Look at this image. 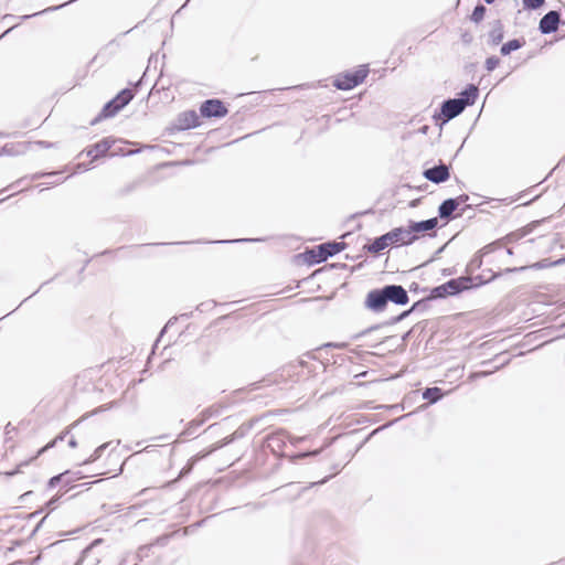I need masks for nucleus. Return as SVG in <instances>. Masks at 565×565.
Returning <instances> with one entry per match:
<instances>
[{"label": "nucleus", "mask_w": 565, "mask_h": 565, "mask_svg": "<svg viewBox=\"0 0 565 565\" xmlns=\"http://www.w3.org/2000/svg\"><path fill=\"white\" fill-rule=\"evenodd\" d=\"M302 440H305V437H291L286 430L278 429L264 438L263 447L270 450L275 456L287 457L294 463L306 458L318 457L322 452L323 448L299 451L295 454L285 452L287 443H289L292 446H296Z\"/></svg>", "instance_id": "1"}, {"label": "nucleus", "mask_w": 565, "mask_h": 565, "mask_svg": "<svg viewBox=\"0 0 565 565\" xmlns=\"http://www.w3.org/2000/svg\"><path fill=\"white\" fill-rule=\"evenodd\" d=\"M405 226L394 227L391 231L373 238L364 246V249L372 255H380L387 247L409 246L413 236H408Z\"/></svg>", "instance_id": "2"}, {"label": "nucleus", "mask_w": 565, "mask_h": 565, "mask_svg": "<svg viewBox=\"0 0 565 565\" xmlns=\"http://www.w3.org/2000/svg\"><path fill=\"white\" fill-rule=\"evenodd\" d=\"M347 247L348 244L344 242L328 241L311 248H306L305 252L297 254L295 258H302L308 266H315L324 263Z\"/></svg>", "instance_id": "3"}, {"label": "nucleus", "mask_w": 565, "mask_h": 565, "mask_svg": "<svg viewBox=\"0 0 565 565\" xmlns=\"http://www.w3.org/2000/svg\"><path fill=\"white\" fill-rule=\"evenodd\" d=\"M135 96L136 92L130 87L120 89L111 99L104 104L100 111L90 120L89 125L95 126L105 119L114 118Z\"/></svg>", "instance_id": "4"}, {"label": "nucleus", "mask_w": 565, "mask_h": 565, "mask_svg": "<svg viewBox=\"0 0 565 565\" xmlns=\"http://www.w3.org/2000/svg\"><path fill=\"white\" fill-rule=\"evenodd\" d=\"M369 65L362 64L355 68L337 74L332 85L339 90H351L361 85L369 75Z\"/></svg>", "instance_id": "5"}, {"label": "nucleus", "mask_w": 565, "mask_h": 565, "mask_svg": "<svg viewBox=\"0 0 565 565\" xmlns=\"http://www.w3.org/2000/svg\"><path fill=\"white\" fill-rule=\"evenodd\" d=\"M466 109L455 98L444 99L434 110L433 120L439 127L438 137L441 136L443 127L450 120L461 115Z\"/></svg>", "instance_id": "6"}, {"label": "nucleus", "mask_w": 565, "mask_h": 565, "mask_svg": "<svg viewBox=\"0 0 565 565\" xmlns=\"http://www.w3.org/2000/svg\"><path fill=\"white\" fill-rule=\"evenodd\" d=\"M406 232L408 236H413L409 241L411 245L414 244L420 234L427 233L429 237L437 236L438 217H430L422 221L409 220L407 222Z\"/></svg>", "instance_id": "7"}, {"label": "nucleus", "mask_w": 565, "mask_h": 565, "mask_svg": "<svg viewBox=\"0 0 565 565\" xmlns=\"http://www.w3.org/2000/svg\"><path fill=\"white\" fill-rule=\"evenodd\" d=\"M257 422V419H252L249 422L243 423L233 434L224 437L223 439L212 444L205 452L199 456L198 459H204L215 452L216 450L226 447L231 445L232 443L244 438L248 431L253 428L254 424Z\"/></svg>", "instance_id": "8"}, {"label": "nucleus", "mask_w": 565, "mask_h": 565, "mask_svg": "<svg viewBox=\"0 0 565 565\" xmlns=\"http://www.w3.org/2000/svg\"><path fill=\"white\" fill-rule=\"evenodd\" d=\"M364 308L375 315L384 312L388 307L386 294L382 287L367 291L363 301Z\"/></svg>", "instance_id": "9"}, {"label": "nucleus", "mask_w": 565, "mask_h": 565, "mask_svg": "<svg viewBox=\"0 0 565 565\" xmlns=\"http://www.w3.org/2000/svg\"><path fill=\"white\" fill-rule=\"evenodd\" d=\"M199 111L205 119H221L228 114V108L222 99L209 98L200 104Z\"/></svg>", "instance_id": "10"}, {"label": "nucleus", "mask_w": 565, "mask_h": 565, "mask_svg": "<svg viewBox=\"0 0 565 565\" xmlns=\"http://www.w3.org/2000/svg\"><path fill=\"white\" fill-rule=\"evenodd\" d=\"M541 222L542 221H532L529 224H526L525 226H522L515 231H512V232L508 233L507 235H504L503 237H500V238L491 242V244H493L495 250L500 249L509 244H514V243L521 241L522 238H524L525 236H527L529 234H531L540 225Z\"/></svg>", "instance_id": "11"}, {"label": "nucleus", "mask_w": 565, "mask_h": 565, "mask_svg": "<svg viewBox=\"0 0 565 565\" xmlns=\"http://www.w3.org/2000/svg\"><path fill=\"white\" fill-rule=\"evenodd\" d=\"M200 114L194 109L180 113L171 126L168 128L170 132L184 131L201 126Z\"/></svg>", "instance_id": "12"}, {"label": "nucleus", "mask_w": 565, "mask_h": 565, "mask_svg": "<svg viewBox=\"0 0 565 565\" xmlns=\"http://www.w3.org/2000/svg\"><path fill=\"white\" fill-rule=\"evenodd\" d=\"M118 142L116 138L113 136L104 137L98 142L85 148L79 156L85 153L87 157L92 158L93 161L109 156V150Z\"/></svg>", "instance_id": "13"}, {"label": "nucleus", "mask_w": 565, "mask_h": 565, "mask_svg": "<svg viewBox=\"0 0 565 565\" xmlns=\"http://www.w3.org/2000/svg\"><path fill=\"white\" fill-rule=\"evenodd\" d=\"M84 478V475L79 470H65L61 473H57L53 477H51L46 482V489L52 490L57 486H61L62 488H72L73 483L77 480H81Z\"/></svg>", "instance_id": "14"}, {"label": "nucleus", "mask_w": 565, "mask_h": 565, "mask_svg": "<svg viewBox=\"0 0 565 565\" xmlns=\"http://www.w3.org/2000/svg\"><path fill=\"white\" fill-rule=\"evenodd\" d=\"M423 177L435 184H441L450 178V166L439 160L437 164L423 170Z\"/></svg>", "instance_id": "15"}, {"label": "nucleus", "mask_w": 565, "mask_h": 565, "mask_svg": "<svg viewBox=\"0 0 565 565\" xmlns=\"http://www.w3.org/2000/svg\"><path fill=\"white\" fill-rule=\"evenodd\" d=\"M413 313V311H411V307L404 311H402L401 313L394 316V317H391L390 319L381 322V323H376V324H372L370 327H367L366 329L362 330L361 332H358L355 334H353L351 337V340L353 341H356L374 331H377L382 328H385V327H390V326H393V324H396V323H399L401 321L405 320L406 318H408Z\"/></svg>", "instance_id": "16"}, {"label": "nucleus", "mask_w": 565, "mask_h": 565, "mask_svg": "<svg viewBox=\"0 0 565 565\" xmlns=\"http://www.w3.org/2000/svg\"><path fill=\"white\" fill-rule=\"evenodd\" d=\"M376 433V430L372 431L367 437H365L354 449H348L347 452H345V456H344V462L341 463V462H337V463H332L330 466V469H333L335 470L334 473H331V475H328L326 476L324 478H322L321 480L317 481V482H312L311 483V487L316 486V484H324L327 481H329L335 473H338L345 465H348L352 459L353 457L356 455V452L369 441V439Z\"/></svg>", "instance_id": "17"}, {"label": "nucleus", "mask_w": 565, "mask_h": 565, "mask_svg": "<svg viewBox=\"0 0 565 565\" xmlns=\"http://www.w3.org/2000/svg\"><path fill=\"white\" fill-rule=\"evenodd\" d=\"M561 17V10H551L545 13L539 22V32L544 35L556 32L562 22Z\"/></svg>", "instance_id": "18"}, {"label": "nucleus", "mask_w": 565, "mask_h": 565, "mask_svg": "<svg viewBox=\"0 0 565 565\" xmlns=\"http://www.w3.org/2000/svg\"><path fill=\"white\" fill-rule=\"evenodd\" d=\"M383 289L386 294L388 303L392 302L396 306H406L409 302L408 291L402 285L388 284L384 285Z\"/></svg>", "instance_id": "19"}, {"label": "nucleus", "mask_w": 565, "mask_h": 565, "mask_svg": "<svg viewBox=\"0 0 565 565\" xmlns=\"http://www.w3.org/2000/svg\"><path fill=\"white\" fill-rule=\"evenodd\" d=\"M486 271L490 273L491 276L487 278L484 276V274H479L476 276H473V274L472 275H463V278H466V280L468 281L467 282L468 291L478 289L484 285L492 282L497 278H499L503 275H507L504 273V269L501 271H493L492 269L488 268V269L483 270V273H486Z\"/></svg>", "instance_id": "20"}, {"label": "nucleus", "mask_w": 565, "mask_h": 565, "mask_svg": "<svg viewBox=\"0 0 565 565\" xmlns=\"http://www.w3.org/2000/svg\"><path fill=\"white\" fill-rule=\"evenodd\" d=\"M479 94L480 92L478 85L469 83L460 92H458L454 98L466 109L476 104Z\"/></svg>", "instance_id": "21"}, {"label": "nucleus", "mask_w": 565, "mask_h": 565, "mask_svg": "<svg viewBox=\"0 0 565 565\" xmlns=\"http://www.w3.org/2000/svg\"><path fill=\"white\" fill-rule=\"evenodd\" d=\"M493 252H495V249L491 243L480 248L467 264L465 275H472L476 270L480 269L483 265V257Z\"/></svg>", "instance_id": "22"}, {"label": "nucleus", "mask_w": 565, "mask_h": 565, "mask_svg": "<svg viewBox=\"0 0 565 565\" xmlns=\"http://www.w3.org/2000/svg\"><path fill=\"white\" fill-rule=\"evenodd\" d=\"M458 210V203L454 198H448L444 200L437 210V217L445 221L444 225L449 223L450 221L455 220L458 214L456 215L455 212Z\"/></svg>", "instance_id": "23"}, {"label": "nucleus", "mask_w": 565, "mask_h": 565, "mask_svg": "<svg viewBox=\"0 0 565 565\" xmlns=\"http://www.w3.org/2000/svg\"><path fill=\"white\" fill-rule=\"evenodd\" d=\"M556 266H559L557 259L551 260L550 258H543V259L535 262L533 264H530V265H524V266H519V267H507L504 269V273L505 274H515V273H523L529 269L541 270V269H546V268L556 267Z\"/></svg>", "instance_id": "24"}, {"label": "nucleus", "mask_w": 565, "mask_h": 565, "mask_svg": "<svg viewBox=\"0 0 565 565\" xmlns=\"http://www.w3.org/2000/svg\"><path fill=\"white\" fill-rule=\"evenodd\" d=\"M467 280L462 276L451 278L443 284L447 297H456L468 291Z\"/></svg>", "instance_id": "25"}, {"label": "nucleus", "mask_w": 565, "mask_h": 565, "mask_svg": "<svg viewBox=\"0 0 565 565\" xmlns=\"http://www.w3.org/2000/svg\"><path fill=\"white\" fill-rule=\"evenodd\" d=\"M31 142L29 141H18V142H8L0 147V157H17L24 154L30 149Z\"/></svg>", "instance_id": "26"}, {"label": "nucleus", "mask_w": 565, "mask_h": 565, "mask_svg": "<svg viewBox=\"0 0 565 565\" xmlns=\"http://www.w3.org/2000/svg\"><path fill=\"white\" fill-rule=\"evenodd\" d=\"M118 142L109 150V157H128L140 152L139 149H135L136 143L127 142L122 139H116Z\"/></svg>", "instance_id": "27"}, {"label": "nucleus", "mask_w": 565, "mask_h": 565, "mask_svg": "<svg viewBox=\"0 0 565 565\" xmlns=\"http://www.w3.org/2000/svg\"><path fill=\"white\" fill-rule=\"evenodd\" d=\"M504 38V26L500 19L494 20L491 23V30L488 32V41L487 43L490 46L499 45Z\"/></svg>", "instance_id": "28"}, {"label": "nucleus", "mask_w": 565, "mask_h": 565, "mask_svg": "<svg viewBox=\"0 0 565 565\" xmlns=\"http://www.w3.org/2000/svg\"><path fill=\"white\" fill-rule=\"evenodd\" d=\"M84 418H81L76 422H74L71 426H68L67 428H65L64 430H62L55 438H53L52 440H50L45 446L41 447L36 454H35V457H40L41 455H43L46 450L55 447V445L58 443V441H63L66 436L71 433V429L75 426H77Z\"/></svg>", "instance_id": "29"}, {"label": "nucleus", "mask_w": 565, "mask_h": 565, "mask_svg": "<svg viewBox=\"0 0 565 565\" xmlns=\"http://www.w3.org/2000/svg\"><path fill=\"white\" fill-rule=\"evenodd\" d=\"M525 43L526 41L523 36L509 40L501 45L500 53L502 56H508L512 52L522 49L525 45Z\"/></svg>", "instance_id": "30"}, {"label": "nucleus", "mask_w": 565, "mask_h": 565, "mask_svg": "<svg viewBox=\"0 0 565 565\" xmlns=\"http://www.w3.org/2000/svg\"><path fill=\"white\" fill-rule=\"evenodd\" d=\"M422 396L424 399L428 402V404L431 405L443 399V397L445 396V392L438 386H431L424 388L422 392Z\"/></svg>", "instance_id": "31"}, {"label": "nucleus", "mask_w": 565, "mask_h": 565, "mask_svg": "<svg viewBox=\"0 0 565 565\" xmlns=\"http://www.w3.org/2000/svg\"><path fill=\"white\" fill-rule=\"evenodd\" d=\"M205 423V418L199 414L195 418L190 420L183 431L180 434V437H190L195 434L196 429L200 428Z\"/></svg>", "instance_id": "32"}, {"label": "nucleus", "mask_w": 565, "mask_h": 565, "mask_svg": "<svg viewBox=\"0 0 565 565\" xmlns=\"http://www.w3.org/2000/svg\"><path fill=\"white\" fill-rule=\"evenodd\" d=\"M486 13H487V8L484 4L478 2L471 14L469 15V20L475 23V24H479L483 21L484 17H486Z\"/></svg>", "instance_id": "33"}, {"label": "nucleus", "mask_w": 565, "mask_h": 565, "mask_svg": "<svg viewBox=\"0 0 565 565\" xmlns=\"http://www.w3.org/2000/svg\"><path fill=\"white\" fill-rule=\"evenodd\" d=\"M114 441H108V443H104L102 444L100 446H98L94 451L93 454L87 458L85 459L81 466H85V465H90L95 461H97L102 455L104 454V451L110 446L113 445Z\"/></svg>", "instance_id": "34"}, {"label": "nucleus", "mask_w": 565, "mask_h": 565, "mask_svg": "<svg viewBox=\"0 0 565 565\" xmlns=\"http://www.w3.org/2000/svg\"><path fill=\"white\" fill-rule=\"evenodd\" d=\"M427 292H428L427 297L430 300V302L435 301V300H441V299L448 298L445 292L443 284L439 286H435L433 288H428Z\"/></svg>", "instance_id": "35"}, {"label": "nucleus", "mask_w": 565, "mask_h": 565, "mask_svg": "<svg viewBox=\"0 0 565 565\" xmlns=\"http://www.w3.org/2000/svg\"><path fill=\"white\" fill-rule=\"evenodd\" d=\"M152 550L153 548L150 543L139 546L135 554L136 562L134 565H139V562H142L145 558L149 557Z\"/></svg>", "instance_id": "36"}, {"label": "nucleus", "mask_w": 565, "mask_h": 565, "mask_svg": "<svg viewBox=\"0 0 565 565\" xmlns=\"http://www.w3.org/2000/svg\"><path fill=\"white\" fill-rule=\"evenodd\" d=\"M430 300L428 299L427 296L420 298L419 300L413 302V305L411 306V311H413V313L415 312H426L429 307H430Z\"/></svg>", "instance_id": "37"}, {"label": "nucleus", "mask_w": 565, "mask_h": 565, "mask_svg": "<svg viewBox=\"0 0 565 565\" xmlns=\"http://www.w3.org/2000/svg\"><path fill=\"white\" fill-rule=\"evenodd\" d=\"M454 200H456V202L458 203V206L461 204L463 205L460 209L458 216H462L466 213V211L471 210L473 207V204H468L469 195L466 193H462V194L454 198Z\"/></svg>", "instance_id": "38"}, {"label": "nucleus", "mask_w": 565, "mask_h": 565, "mask_svg": "<svg viewBox=\"0 0 565 565\" xmlns=\"http://www.w3.org/2000/svg\"><path fill=\"white\" fill-rule=\"evenodd\" d=\"M223 407L221 405L214 404L212 406H209L204 408L200 414L202 417L205 418V422L209 420L212 417H216L221 414Z\"/></svg>", "instance_id": "39"}, {"label": "nucleus", "mask_w": 565, "mask_h": 565, "mask_svg": "<svg viewBox=\"0 0 565 565\" xmlns=\"http://www.w3.org/2000/svg\"><path fill=\"white\" fill-rule=\"evenodd\" d=\"M510 362V359L503 361L500 365L495 366L492 371H478V372H472L469 377L471 380H477V379H481V377H486L490 374H492L493 372L495 371H499L500 369L504 367L505 365H508Z\"/></svg>", "instance_id": "40"}, {"label": "nucleus", "mask_w": 565, "mask_h": 565, "mask_svg": "<svg viewBox=\"0 0 565 565\" xmlns=\"http://www.w3.org/2000/svg\"><path fill=\"white\" fill-rule=\"evenodd\" d=\"M206 450H207V448H206V449H203L202 451H200V452H198L196 455H194L193 457H191V458L189 459V461H188V465H186L184 468H182V470L180 471L179 477H180V478H182L183 476L188 475V473L192 470L193 466H194L198 461H200V460H201V459H198V458H199V456H200V455H202L203 452H205Z\"/></svg>", "instance_id": "41"}, {"label": "nucleus", "mask_w": 565, "mask_h": 565, "mask_svg": "<svg viewBox=\"0 0 565 565\" xmlns=\"http://www.w3.org/2000/svg\"><path fill=\"white\" fill-rule=\"evenodd\" d=\"M172 536H173V533L162 534V535L156 537L152 542H150V544L152 545V548L157 547V546L164 547L168 545V543L170 542Z\"/></svg>", "instance_id": "42"}, {"label": "nucleus", "mask_w": 565, "mask_h": 565, "mask_svg": "<svg viewBox=\"0 0 565 565\" xmlns=\"http://www.w3.org/2000/svg\"><path fill=\"white\" fill-rule=\"evenodd\" d=\"M38 457H35V455L33 457H31L30 459L28 460H23L21 461L14 469L12 470H9V471H6L3 475L8 478H12L14 477L15 475H18L19 472H21V468L22 467H26L29 466L33 460H35Z\"/></svg>", "instance_id": "43"}, {"label": "nucleus", "mask_w": 565, "mask_h": 565, "mask_svg": "<svg viewBox=\"0 0 565 565\" xmlns=\"http://www.w3.org/2000/svg\"><path fill=\"white\" fill-rule=\"evenodd\" d=\"M523 9L534 11L545 4V0H522Z\"/></svg>", "instance_id": "44"}, {"label": "nucleus", "mask_w": 565, "mask_h": 565, "mask_svg": "<svg viewBox=\"0 0 565 565\" xmlns=\"http://www.w3.org/2000/svg\"><path fill=\"white\" fill-rule=\"evenodd\" d=\"M153 61L157 63L158 62V57H157V55L151 54L149 60H148V66H150ZM148 70H149V67H147V70L143 72V75L141 76L140 79H138L137 82H134V83L132 82L129 83L134 87L131 89L135 90L136 93L141 87L143 77L146 76Z\"/></svg>", "instance_id": "45"}, {"label": "nucleus", "mask_w": 565, "mask_h": 565, "mask_svg": "<svg viewBox=\"0 0 565 565\" xmlns=\"http://www.w3.org/2000/svg\"><path fill=\"white\" fill-rule=\"evenodd\" d=\"M257 242H265V238L258 237V238L221 239V241H215L214 243L234 244V243H257Z\"/></svg>", "instance_id": "46"}, {"label": "nucleus", "mask_w": 565, "mask_h": 565, "mask_svg": "<svg viewBox=\"0 0 565 565\" xmlns=\"http://www.w3.org/2000/svg\"><path fill=\"white\" fill-rule=\"evenodd\" d=\"M500 64V58L497 56V55H491L489 57L486 58V62H484V68L487 70V72H492L494 71Z\"/></svg>", "instance_id": "47"}, {"label": "nucleus", "mask_w": 565, "mask_h": 565, "mask_svg": "<svg viewBox=\"0 0 565 565\" xmlns=\"http://www.w3.org/2000/svg\"><path fill=\"white\" fill-rule=\"evenodd\" d=\"M193 316V312L190 311V312H184V313H181L179 317H172L168 320V322L166 323L164 328L161 330L160 332V335L163 334V332L169 328L171 327L172 324L175 323V321L178 319H190L191 317Z\"/></svg>", "instance_id": "48"}, {"label": "nucleus", "mask_w": 565, "mask_h": 565, "mask_svg": "<svg viewBox=\"0 0 565 565\" xmlns=\"http://www.w3.org/2000/svg\"><path fill=\"white\" fill-rule=\"evenodd\" d=\"M63 495H64V493H60V494L57 493V494L53 495L49 501H46V503L44 504V507L42 509L49 510L50 512L53 511Z\"/></svg>", "instance_id": "49"}, {"label": "nucleus", "mask_w": 565, "mask_h": 565, "mask_svg": "<svg viewBox=\"0 0 565 565\" xmlns=\"http://www.w3.org/2000/svg\"><path fill=\"white\" fill-rule=\"evenodd\" d=\"M428 324V320H424V321H420L418 322L413 329L408 330L407 332H405L403 335H402V341H407L412 334V331L415 329V328H420L422 331H424L426 329Z\"/></svg>", "instance_id": "50"}, {"label": "nucleus", "mask_w": 565, "mask_h": 565, "mask_svg": "<svg viewBox=\"0 0 565 565\" xmlns=\"http://www.w3.org/2000/svg\"><path fill=\"white\" fill-rule=\"evenodd\" d=\"M408 290H409V292H412V294H420V292H427V291H428V287H422L418 282L413 281V282L409 285Z\"/></svg>", "instance_id": "51"}, {"label": "nucleus", "mask_w": 565, "mask_h": 565, "mask_svg": "<svg viewBox=\"0 0 565 565\" xmlns=\"http://www.w3.org/2000/svg\"><path fill=\"white\" fill-rule=\"evenodd\" d=\"M213 307H215V302L214 301H205V302H201L196 306L195 310L196 311H200V312H204L209 309H212Z\"/></svg>", "instance_id": "52"}, {"label": "nucleus", "mask_w": 565, "mask_h": 565, "mask_svg": "<svg viewBox=\"0 0 565 565\" xmlns=\"http://www.w3.org/2000/svg\"><path fill=\"white\" fill-rule=\"evenodd\" d=\"M447 244H448V243H446V244H444L443 246H440V247H439V248H438V249L433 254V256H431L427 262H425V263L423 264V266L428 265V264H430V263L435 262V260L438 258V256H439V255L445 250V248L447 247Z\"/></svg>", "instance_id": "53"}, {"label": "nucleus", "mask_w": 565, "mask_h": 565, "mask_svg": "<svg viewBox=\"0 0 565 565\" xmlns=\"http://www.w3.org/2000/svg\"><path fill=\"white\" fill-rule=\"evenodd\" d=\"M40 562H41V555H38L29 561L17 562L14 565H38Z\"/></svg>", "instance_id": "54"}, {"label": "nucleus", "mask_w": 565, "mask_h": 565, "mask_svg": "<svg viewBox=\"0 0 565 565\" xmlns=\"http://www.w3.org/2000/svg\"><path fill=\"white\" fill-rule=\"evenodd\" d=\"M345 347H347V343H344V342H327L320 349H329V348L344 349Z\"/></svg>", "instance_id": "55"}, {"label": "nucleus", "mask_w": 565, "mask_h": 565, "mask_svg": "<svg viewBox=\"0 0 565 565\" xmlns=\"http://www.w3.org/2000/svg\"><path fill=\"white\" fill-rule=\"evenodd\" d=\"M460 39H461V42H462L463 44H466V45L471 44V43H472V41H473V38H472L471 33H470V32H468V31H463V32L461 33V35H460Z\"/></svg>", "instance_id": "56"}, {"label": "nucleus", "mask_w": 565, "mask_h": 565, "mask_svg": "<svg viewBox=\"0 0 565 565\" xmlns=\"http://www.w3.org/2000/svg\"><path fill=\"white\" fill-rule=\"evenodd\" d=\"M58 172H56V171H53V172H36V173L31 175V180H39L41 178L50 177V175H55Z\"/></svg>", "instance_id": "57"}, {"label": "nucleus", "mask_w": 565, "mask_h": 565, "mask_svg": "<svg viewBox=\"0 0 565 565\" xmlns=\"http://www.w3.org/2000/svg\"><path fill=\"white\" fill-rule=\"evenodd\" d=\"M35 143L38 146H40L41 148H45V149H51V148H55L56 147L55 142H51V141H46V140H39Z\"/></svg>", "instance_id": "58"}, {"label": "nucleus", "mask_w": 565, "mask_h": 565, "mask_svg": "<svg viewBox=\"0 0 565 565\" xmlns=\"http://www.w3.org/2000/svg\"><path fill=\"white\" fill-rule=\"evenodd\" d=\"M135 188H136V184L135 183H130V184L126 185L125 188H122L119 191V193H120V195H126V194L132 192L135 190Z\"/></svg>", "instance_id": "59"}, {"label": "nucleus", "mask_w": 565, "mask_h": 565, "mask_svg": "<svg viewBox=\"0 0 565 565\" xmlns=\"http://www.w3.org/2000/svg\"><path fill=\"white\" fill-rule=\"evenodd\" d=\"M457 273V269L456 267H448V268H444L441 269V275L444 277H448V276H452Z\"/></svg>", "instance_id": "60"}, {"label": "nucleus", "mask_w": 565, "mask_h": 565, "mask_svg": "<svg viewBox=\"0 0 565 565\" xmlns=\"http://www.w3.org/2000/svg\"><path fill=\"white\" fill-rule=\"evenodd\" d=\"M266 382H267L266 379H263L262 381H258V382H254V383L249 384V390L256 391V390L260 388L263 386V384Z\"/></svg>", "instance_id": "61"}, {"label": "nucleus", "mask_w": 565, "mask_h": 565, "mask_svg": "<svg viewBox=\"0 0 565 565\" xmlns=\"http://www.w3.org/2000/svg\"><path fill=\"white\" fill-rule=\"evenodd\" d=\"M45 520H46V516L42 518V519L39 521V523L35 525V527H34V529H33V531L31 532L30 537H33V536L38 533V531L42 527V525H43V523L45 522Z\"/></svg>", "instance_id": "62"}, {"label": "nucleus", "mask_w": 565, "mask_h": 565, "mask_svg": "<svg viewBox=\"0 0 565 565\" xmlns=\"http://www.w3.org/2000/svg\"><path fill=\"white\" fill-rule=\"evenodd\" d=\"M20 136V132L19 131H13V132H4V131H0V138H18Z\"/></svg>", "instance_id": "63"}, {"label": "nucleus", "mask_w": 565, "mask_h": 565, "mask_svg": "<svg viewBox=\"0 0 565 565\" xmlns=\"http://www.w3.org/2000/svg\"><path fill=\"white\" fill-rule=\"evenodd\" d=\"M86 170H88V167L85 163H77L76 164V168H75V172L76 173H79V172H83V171H86Z\"/></svg>", "instance_id": "64"}]
</instances>
